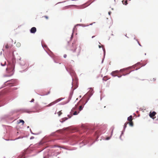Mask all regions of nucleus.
<instances>
[{"label": "nucleus", "mask_w": 158, "mask_h": 158, "mask_svg": "<svg viewBox=\"0 0 158 158\" xmlns=\"http://www.w3.org/2000/svg\"><path fill=\"white\" fill-rule=\"evenodd\" d=\"M60 101V99H57V100L54 101V102H53L51 103V105H53L54 104H56V103H57V102H59Z\"/></svg>", "instance_id": "10"}, {"label": "nucleus", "mask_w": 158, "mask_h": 158, "mask_svg": "<svg viewBox=\"0 0 158 158\" xmlns=\"http://www.w3.org/2000/svg\"><path fill=\"white\" fill-rule=\"evenodd\" d=\"M49 93H50V92H49H49H48V94H44V95H47L48 94H49Z\"/></svg>", "instance_id": "23"}, {"label": "nucleus", "mask_w": 158, "mask_h": 158, "mask_svg": "<svg viewBox=\"0 0 158 158\" xmlns=\"http://www.w3.org/2000/svg\"><path fill=\"white\" fill-rule=\"evenodd\" d=\"M58 114L59 116H60L62 114V113L61 112V111H59L58 113Z\"/></svg>", "instance_id": "15"}, {"label": "nucleus", "mask_w": 158, "mask_h": 158, "mask_svg": "<svg viewBox=\"0 0 158 158\" xmlns=\"http://www.w3.org/2000/svg\"><path fill=\"white\" fill-rule=\"evenodd\" d=\"M119 71H118V70H116V71H113L111 73V74L114 77H115L116 76H117V74L119 73ZM118 77H121V76H118Z\"/></svg>", "instance_id": "4"}, {"label": "nucleus", "mask_w": 158, "mask_h": 158, "mask_svg": "<svg viewBox=\"0 0 158 158\" xmlns=\"http://www.w3.org/2000/svg\"><path fill=\"white\" fill-rule=\"evenodd\" d=\"M1 65L2 66H4L6 64V59L2 60L1 63Z\"/></svg>", "instance_id": "9"}, {"label": "nucleus", "mask_w": 158, "mask_h": 158, "mask_svg": "<svg viewBox=\"0 0 158 158\" xmlns=\"http://www.w3.org/2000/svg\"><path fill=\"white\" fill-rule=\"evenodd\" d=\"M75 107H76V108H77V105H76Z\"/></svg>", "instance_id": "31"}, {"label": "nucleus", "mask_w": 158, "mask_h": 158, "mask_svg": "<svg viewBox=\"0 0 158 158\" xmlns=\"http://www.w3.org/2000/svg\"><path fill=\"white\" fill-rule=\"evenodd\" d=\"M36 31V29L35 27H32L30 30V32L32 33H34Z\"/></svg>", "instance_id": "7"}, {"label": "nucleus", "mask_w": 158, "mask_h": 158, "mask_svg": "<svg viewBox=\"0 0 158 158\" xmlns=\"http://www.w3.org/2000/svg\"><path fill=\"white\" fill-rule=\"evenodd\" d=\"M19 123H22V125H23L24 123V122L23 120L20 119L19 120Z\"/></svg>", "instance_id": "13"}, {"label": "nucleus", "mask_w": 158, "mask_h": 158, "mask_svg": "<svg viewBox=\"0 0 158 158\" xmlns=\"http://www.w3.org/2000/svg\"><path fill=\"white\" fill-rule=\"evenodd\" d=\"M95 36H92V38H93Z\"/></svg>", "instance_id": "26"}, {"label": "nucleus", "mask_w": 158, "mask_h": 158, "mask_svg": "<svg viewBox=\"0 0 158 158\" xmlns=\"http://www.w3.org/2000/svg\"><path fill=\"white\" fill-rule=\"evenodd\" d=\"M10 83H8L7 84H8V85H10ZM11 85H13L12 84H11ZM13 85H11V86H12Z\"/></svg>", "instance_id": "24"}, {"label": "nucleus", "mask_w": 158, "mask_h": 158, "mask_svg": "<svg viewBox=\"0 0 158 158\" xmlns=\"http://www.w3.org/2000/svg\"><path fill=\"white\" fill-rule=\"evenodd\" d=\"M109 139V138H108L106 139Z\"/></svg>", "instance_id": "29"}, {"label": "nucleus", "mask_w": 158, "mask_h": 158, "mask_svg": "<svg viewBox=\"0 0 158 158\" xmlns=\"http://www.w3.org/2000/svg\"><path fill=\"white\" fill-rule=\"evenodd\" d=\"M85 102V100H83V99H81L79 102H78V103L77 104V105H80V106H79V111H81L83 109V108L84 106H84L86 102H87V101L85 102V103H84V102Z\"/></svg>", "instance_id": "2"}, {"label": "nucleus", "mask_w": 158, "mask_h": 158, "mask_svg": "<svg viewBox=\"0 0 158 158\" xmlns=\"http://www.w3.org/2000/svg\"><path fill=\"white\" fill-rule=\"evenodd\" d=\"M12 47L11 45H9L8 44H6L4 47V49H8Z\"/></svg>", "instance_id": "8"}, {"label": "nucleus", "mask_w": 158, "mask_h": 158, "mask_svg": "<svg viewBox=\"0 0 158 158\" xmlns=\"http://www.w3.org/2000/svg\"><path fill=\"white\" fill-rule=\"evenodd\" d=\"M128 123L129 124V125L131 127H132L133 126V123L132 121H130L129 122H128Z\"/></svg>", "instance_id": "12"}, {"label": "nucleus", "mask_w": 158, "mask_h": 158, "mask_svg": "<svg viewBox=\"0 0 158 158\" xmlns=\"http://www.w3.org/2000/svg\"><path fill=\"white\" fill-rule=\"evenodd\" d=\"M15 66V62L13 60L12 63H9L6 69L7 72L8 73H11L13 72Z\"/></svg>", "instance_id": "1"}, {"label": "nucleus", "mask_w": 158, "mask_h": 158, "mask_svg": "<svg viewBox=\"0 0 158 158\" xmlns=\"http://www.w3.org/2000/svg\"><path fill=\"white\" fill-rule=\"evenodd\" d=\"M19 63L21 66H24L25 65L26 62L24 60H20L19 61Z\"/></svg>", "instance_id": "5"}, {"label": "nucleus", "mask_w": 158, "mask_h": 158, "mask_svg": "<svg viewBox=\"0 0 158 158\" xmlns=\"http://www.w3.org/2000/svg\"><path fill=\"white\" fill-rule=\"evenodd\" d=\"M44 17L47 19H48V17L46 16H44Z\"/></svg>", "instance_id": "19"}, {"label": "nucleus", "mask_w": 158, "mask_h": 158, "mask_svg": "<svg viewBox=\"0 0 158 158\" xmlns=\"http://www.w3.org/2000/svg\"><path fill=\"white\" fill-rule=\"evenodd\" d=\"M110 12H109V15H110Z\"/></svg>", "instance_id": "30"}, {"label": "nucleus", "mask_w": 158, "mask_h": 158, "mask_svg": "<svg viewBox=\"0 0 158 158\" xmlns=\"http://www.w3.org/2000/svg\"><path fill=\"white\" fill-rule=\"evenodd\" d=\"M77 44L75 42H73L72 44V46L71 48V50L73 52H75L77 48Z\"/></svg>", "instance_id": "3"}, {"label": "nucleus", "mask_w": 158, "mask_h": 158, "mask_svg": "<svg viewBox=\"0 0 158 158\" xmlns=\"http://www.w3.org/2000/svg\"><path fill=\"white\" fill-rule=\"evenodd\" d=\"M128 122H126V123H125V124H124V127H125H125H127V124H128Z\"/></svg>", "instance_id": "16"}, {"label": "nucleus", "mask_w": 158, "mask_h": 158, "mask_svg": "<svg viewBox=\"0 0 158 158\" xmlns=\"http://www.w3.org/2000/svg\"><path fill=\"white\" fill-rule=\"evenodd\" d=\"M79 113V112H77V111H75L74 112V113H73V115H77Z\"/></svg>", "instance_id": "14"}, {"label": "nucleus", "mask_w": 158, "mask_h": 158, "mask_svg": "<svg viewBox=\"0 0 158 158\" xmlns=\"http://www.w3.org/2000/svg\"><path fill=\"white\" fill-rule=\"evenodd\" d=\"M124 70H125V69H121V70H120V71L121 72H122V71H124Z\"/></svg>", "instance_id": "21"}, {"label": "nucleus", "mask_w": 158, "mask_h": 158, "mask_svg": "<svg viewBox=\"0 0 158 158\" xmlns=\"http://www.w3.org/2000/svg\"><path fill=\"white\" fill-rule=\"evenodd\" d=\"M156 114V113L155 111H153L152 113L150 112L149 114V116L151 118H154V117Z\"/></svg>", "instance_id": "6"}, {"label": "nucleus", "mask_w": 158, "mask_h": 158, "mask_svg": "<svg viewBox=\"0 0 158 158\" xmlns=\"http://www.w3.org/2000/svg\"><path fill=\"white\" fill-rule=\"evenodd\" d=\"M67 57V55L66 54H64V58H66V57Z\"/></svg>", "instance_id": "20"}, {"label": "nucleus", "mask_w": 158, "mask_h": 158, "mask_svg": "<svg viewBox=\"0 0 158 158\" xmlns=\"http://www.w3.org/2000/svg\"><path fill=\"white\" fill-rule=\"evenodd\" d=\"M44 158H45L44 157Z\"/></svg>", "instance_id": "32"}, {"label": "nucleus", "mask_w": 158, "mask_h": 158, "mask_svg": "<svg viewBox=\"0 0 158 158\" xmlns=\"http://www.w3.org/2000/svg\"><path fill=\"white\" fill-rule=\"evenodd\" d=\"M52 105H51V103H50V104H49L48 105H47V106H52Z\"/></svg>", "instance_id": "18"}, {"label": "nucleus", "mask_w": 158, "mask_h": 158, "mask_svg": "<svg viewBox=\"0 0 158 158\" xmlns=\"http://www.w3.org/2000/svg\"><path fill=\"white\" fill-rule=\"evenodd\" d=\"M132 116L131 115L130 116L128 117L127 120L129 121H131L132 120Z\"/></svg>", "instance_id": "11"}, {"label": "nucleus", "mask_w": 158, "mask_h": 158, "mask_svg": "<svg viewBox=\"0 0 158 158\" xmlns=\"http://www.w3.org/2000/svg\"><path fill=\"white\" fill-rule=\"evenodd\" d=\"M10 81V80H9V81H6V82H9V81Z\"/></svg>", "instance_id": "28"}, {"label": "nucleus", "mask_w": 158, "mask_h": 158, "mask_svg": "<svg viewBox=\"0 0 158 158\" xmlns=\"http://www.w3.org/2000/svg\"><path fill=\"white\" fill-rule=\"evenodd\" d=\"M99 48H101V46L100 45H99Z\"/></svg>", "instance_id": "27"}, {"label": "nucleus", "mask_w": 158, "mask_h": 158, "mask_svg": "<svg viewBox=\"0 0 158 158\" xmlns=\"http://www.w3.org/2000/svg\"><path fill=\"white\" fill-rule=\"evenodd\" d=\"M34 101V99H32L31 100V102H33Z\"/></svg>", "instance_id": "22"}, {"label": "nucleus", "mask_w": 158, "mask_h": 158, "mask_svg": "<svg viewBox=\"0 0 158 158\" xmlns=\"http://www.w3.org/2000/svg\"><path fill=\"white\" fill-rule=\"evenodd\" d=\"M52 105H51V103H50V104H49L48 105H47V106H52Z\"/></svg>", "instance_id": "17"}, {"label": "nucleus", "mask_w": 158, "mask_h": 158, "mask_svg": "<svg viewBox=\"0 0 158 158\" xmlns=\"http://www.w3.org/2000/svg\"><path fill=\"white\" fill-rule=\"evenodd\" d=\"M26 112H28V113H29V112H31V111H27H27H26Z\"/></svg>", "instance_id": "25"}]
</instances>
